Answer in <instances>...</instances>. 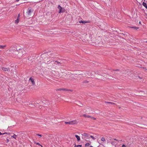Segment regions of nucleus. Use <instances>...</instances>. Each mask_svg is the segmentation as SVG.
Listing matches in <instances>:
<instances>
[{"instance_id":"nucleus-1","label":"nucleus","mask_w":147,"mask_h":147,"mask_svg":"<svg viewBox=\"0 0 147 147\" xmlns=\"http://www.w3.org/2000/svg\"><path fill=\"white\" fill-rule=\"evenodd\" d=\"M44 60V63L47 64H49L53 61L52 58L51 57L45 58Z\"/></svg>"},{"instance_id":"nucleus-2","label":"nucleus","mask_w":147,"mask_h":147,"mask_svg":"<svg viewBox=\"0 0 147 147\" xmlns=\"http://www.w3.org/2000/svg\"><path fill=\"white\" fill-rule=\"evenodd\" d=\"M33 10L30 7H29L27 10L26 13L28 16H30L31 15V13L33 12Z\"/></svg>"},{"instance_id":"nucleus-3","label":"nucleus","mask_w":147,"mask_h":147,"mask_svg":"<svg viewBox=\"0 0 147 147\" xmlns=\"http://www.w3.org/2000/svg\"><path fill=\"white\" fill-rule=\"evenodd\" d=\"M14 45L11 46L9 49V51L11 52V53H13L15 51H16Z\"/></svg>"},{"instance_id":"nucleus-4","label":"nucleus","mask_w":147,"mask_h":147,"mask_svg":"<svg viewBox=\"0 0 147 147\" xmlns=\"http://www.w3.org/2000/svg\"><path fill=\"white\" fill-rule=\"evenodd\" d=\"M15 48L16 49V51H18V52H20V51H22V49L21 47L19 45H14Z\"/></svg>"},{"instance_id":"nucleus-5","label":"nucleus","mask_w":147,"mask_h":147,"mask_svg":"<svg viewBox=\"0 0 147 147\" xmlns=\"http://www.w3.org/2000/svg\"><path fill=\"white\" fill-rule=\"evenodd\" d=\"M2 69L5 71H8L9 72L10 71V70L9 68H6V67H3L2 68Z\"/></svg>"},{"instance_id":"nucleus-6","label":"nucleus","mask_w":147,"mask_h":147,"mask_svg":"<svg viewBox=\"0 0 147 147\" xmlns=\"http://www.w3.org/2000/svg\"><path fill=\"white\" fill-rule=\"evenodd\" d=\"M29 81H31L32 82V84L33 85H35V82L34 81V79L32 78L31 77L30 78Z\"/></svg>"},{"instance_id":"nucleus-7","label":"nucleus","mask_w":147,"mask_h":147,"mask_svg":"<svg viewBox=\"0 0 147 147\" xmlns=\"http://www.w3.org/2000/svg\"><path fill=\"white\" fill-rule=\"evenodd\" d=\"M65 11V9L64 8H61L59 10V13H63Z\"/></svg>"},{"instance_id":"nucleus-8","label":"nucleus","mask_w":147,"mask_h":147,"mask_svg":"<svg viewBox=\"0 0 147 147\" xmlns=\"http://www.w3.org/2000/svg\"><path fill=\"white\" fill-rule=\"evenodd\" d=\"M79 23H82V24H85L86 23H89V21H82L81 20L80 21H79Z\"/></svg>"},{"instance_id":"nucleus-9","label":"nucleus","mask_w":147,"mask_h":147,"mask_svg":"<svg viewBox=\"0 0 147 147\" xmlns=\"http://www.w3.org/2000/svg\"><path fill=\"white\" fill-rule=\"evenodd\" d=\"M71 121V125L73 124H76L78 123V122L76 120H74L73 121Z\"/></svg>"},{"instance_id":"nucleus-10","label":"nucleus","mask_w":147,"mask_h":147,"mask_svg":"<svg viewBox=\"0 0 147 147\" xmlns=\"http://www.w3.org/2000/svg\"><path fill=\"white\" fill-rule=\"evenodd\" d=\"M82 135L83 136H85L86 137H88L90 136L89 134H88L85 133H84L83 134H82Z\"/></svg>"},{"instance_id":"nucleus-11","label":"nucleus","mask_w":147,"mask_h":147,"mask_svg":"<svg viewBox=\"0 0 147 147\" xmlns=\"http://www.w3.org/2000/svg\"><path fill=\"white\" fill-rule=\"evenodd\" d=\"M129 28H132L133 29H134V30H137L139 28L138 27H131L129 26Z\"/></svg>"},{"instance_id":"nucleus-12","label":"nucleus","mask_w":147,"mask_h":147,"mask_svg":"<svg viewBox=\"0 0 147 147\" xmlns=\"http://www.w3.org/2000/svg\"><path fill=\"white\" fill-rule=\"evenodd\" d=\"M65 88H59L57 89L56 90L57 91H65Z\"/></svg>"},{"instance_id":"nucleus-13","label":"nucleus","mask_w":147,"mask_h":147,"mask_svg":"<svg viewBox=\"0 0 147 147\" xmlns=\"http://www.w3.org/2000/svg\"><path fill=\"white\" fill-rule=\"evenodd\" d=\"M83 116L85 117H87V118H90L91 117V116L89 115H86V114H84Z\"/></svg>"},{"instance_id":"nucleus-14","label":"nucleus","mask_w":147,"mask_h":147,"mask_svg":"<svg viewBox=\"0 0 147 147\" xmlns=\"http://www.w3.org/2000/svg\"><path fill=\"white\" fill-rule=\"evenodd\" d=\"M142 5L143 6L146 8L147 9V5L146 3L143 2V3Z\"/></svg>"},{"instance_id":"nucleus-15","label":"nucleus","mask_w":147,"mask_h":147,"mask_svg":"<svg viewBox=\"0 0 147 147\" xmlns=\"http://www.w3.org/2000/svg\"><path fill=\"white\" fill-rule=\"evenodd\" d=\"M75 136L76 137L77 139V140L78 141H79L80 140V137L79 136L77 135H75Z\"/></svg>"},{"instance_id":"nucleus-16","label":"nucleus","mask_w":147,"mask_h":147,"mask_svg":"<svg viewBox=\"0 0 147 147\" xmlns=\"http://www.w3.org/2000/svg\"><path fill=\"white\" fill-rule=\"evenodd\" d=\"M19 22V18H17L16 20L15 21V23L16 24H18Z\"/></svg>"},{"instance_id":"nucleus-17","label":"nucleus","mask_w":147,"mask_h":147,"mask_svg":"<svg viewBox=\"0 0 147 147\" xmlns=\"http://www.w3.org/2000/svg\"><path fill=\"white\" fill-rule=\"evenodd\" d=\"M6 47V45H0V49H4L5 47Z\"/></svg>"},{"instance_id":"nucleus-18","label":"nucleus","mask_w":147,"mask_h":147,"mask_svg":"<svg viewBox=\"0 0 147 147\" xmlns=\"http://www.w3.org/2000/svg\"><path fill=\"white\" fill-rule=\"evenodd\" d=\"M71 121H69V122H65V124H69V125H71Z\"/></svg>"},{"instance_id":"nucleus-19","label":"nucleus","mask_w":147,"mask_h":147,"mask_svg":"<svg viewBox=\"0 0 147 147\" xmlns=\"http://www.w3.org/2000/svg\"><path fill=\"white\" fill-rule=\"evenodd\" d=\"M65 91H71V92L73 91V90H71V89H66V88H65Z\"/></svg>"},{"instance_id":"nucleus-20","label":"nucleus","mask_w":147,"mask_h":147,"mask_svg":"<svg viewBox=\"0 0 147 147\" xmlns=\"http://www.w3.org/2000/svg\"><path fill=\"white\" fill-rule=\"evenodd\" d=\"M17 136L16 135V134H14V135H13V136H11V138H14V139H16V137H17Z\"/></svg>"},{"instance_id":"nucleus-21","label":"nucleus","mask_w":147,"mask_h":147,"mask_svg":"<svg viewBox=\"0 0 147 147\" xmlns=\"http://www.w3.org/2000/svg\"><path fill=\"white\" fill-rule=\"evenodd\" d=\"M56 63L58 65H60L61 64V63L60 62L58 61H55V64H56Z\"/></svg>"},{"instance_id":"nucleus-22","label":"nucleus","mask_w":147,"mask_h":147,"mask_svg":"<svg viewBox=\"0 0 147 147\" xmlns=\"http://www.w3.org/2000/svg\"><path fill=\"white\" fill-rule=\"evenodd\" d=\"M111 144L113 145H115V142L114 141H112L111 142Z\"/></svg>"},{"instance_id":"nucleus-23","label":"nucleus","mask_w":147,"mask_h":147,"mask_svg":"<svg viewBox=\"0 0 147 147\" xmlns=\"http://www.w3.org/2000/svg\"><path fill=\"white\" fill-rule=\"evenodd\" d=\"M95 73L96 74H98L100 75L101 74V73L99 72L98 71H96L95 72Z\"/></svg>"},{"instance_id":"nucleus-24","label":"nucleus","mask_w":147,"mask_h":147,"mask_svg":"<svg viewBox=\"0 0 147 147\" xmlns=\"http://www.w3.org/2000/svg\"><path fill=\"white\" fill-rule=\"evenodd\" d=\"M107 102L108 103L111 104V105H115V103H114L111 102Z\"/></svg>"},{"instance_id":"nucleus-25","label":"nucleus","mask_w":147,"mask_h":147,"mask_svg":"<svg viewBox=\"0 0 147 147\" xmlns=\"http://www.w3.org/2000/svg\"><path fill=\"white\" fill-rule=\"evenodd\" d=\"M90 145V144L89 143H87L85 144V146L86 147Z\"/></svg>"},{"instance_id":"nucleus-26","label":"nucleus","mask_w":147,"mask_h":147,"mask_svg":"<svg viewBox=\"0 0 147 147\" xmlns=\"http://www.w3.org/2000/svg\"><path fill=\"white\" fill-rule=\"evenodd\" d=\"M59 9H61V8H62V7L60 6V5H59L58 6V7H57Z\"/></svg>"},{"instance_id":"nucleus-27","label":"nucleus","mask_w":147,"mask_h":147,"mask_svg":"<svg viewBox=\"0 0 147 147\" xmlns=\"http://www.w3.org/2000/svg\"><path fill=\"white\" fill-rule=\"evenodd\" d=\"M88 82V81L87 80H85L83 82L84 83H87Z\"/></svg>"},{"instance_id":"nucleus-28","label":"nucleus","mask_w":147,"mask_h":147,"mask_svg":"<svg viewBox=\"0 0 147 147\" xmlns=\"http://www.w3.org/2000/svg\"><path fill=\"white\" fill-rule=\"evenodd\" d=\"M78 146H80V147H81L82 146V145H76V144H75V146L74 147H78Z\"/></svg>"},{"instance_id":"nucleus-29","label":"nucleus","mask_w":147,"mask_h":147,"mask_svg":"<svg viewBox=\"0 0 147 147\" xmlns=\"http://www.w3.org/2000/svg\"><path fill=\"white\" fill-rule=\"evenodd\" d=\"M101 140L102 141H105V139L104 137H102L101 138Z\"/></svg>"},{"instance_id":"nucleus-30","label":"nucleus","mask_w":147,"mask_h":147,"mask_svg":"<svg viewBox=\"0 0 147 147\" xmlns=\"http://www.w3.org/2000/svg\"><path fill=\"white\" fill-rule=\"evenodd\" d=\"M114 71H119V72H120L119 71V69H114L113 70Z\"/></svg>"},{"instance_id":"nucleus-31","label":"nucleus","mask_w":147,"mask_h":147,"mask_svg":"<svg viewBox=\"0 0 147 147\" xmlns=\"http://www.w3.org/2000/svg\"><path fill=\"white\" fill-rule=\"evenodd\" d=\"M90 137L92 138V139H93V140H95V138L93 136H90Z\"/></svg>"},{"instance_id":"nucleus-32","label":"nucleus","mask_w":147,"mask_h":147,"mask_svg":"<svg viewBox=\"0 0 147 147\" xmlns=\"http://www.w3.org/2000/svg\"><path fill=\"white\" fill-rule=\"evenodd\" d=\"M90 118H91L94 120H95L96 119L95 118H94V117H91Z\"/></svg>"},{"instance_id":"nucleus-33","label":"nucleus","mask_w":147,"mask_h":147,"mask_svg":"<svg viewBox=\"0 0 147 147\" xmlns=\"http://www.w3.org/2000/svg\"><path fill=\"white\" fill-rule=\"evenodd\" d=\"M36 144L38 146H41V145H40V144L38 142H37V143H36Z\"/></svg>"},{"instance_id":"nucleus-34","label":"nucleus","mask_w":147,"mask_h":147,"mask_svg":"<svg viewBox=\"0 0 147 147\" xmlns=\"http://www.w3.org/2000/svg\"><path fill=\"white\" fill-rule=\"evenodd\" d=\"M142 68L144 69L145 71H146V70H147V69H146L145 67H142Z\"/></svg>"},{"instance_id":"nucleus-35","label":"nucleus","mask_w":147,"mask_h":147,"mask_svg":"<svg viewBox=\"0 0 147 147\" xmlns=\"http://www.w3.org/2000/svg\"><path fill=\"white\" fill-rule=\"evenodd\" d=\"M8 134V135H9L10 134V133H6V132H5V133L3 134Z\"/></svg>"},{"instance_id":"nucleus-36","label":"nucleus","mask_w":147,"mask_h":147,"mask_svg":"<svg viewBox=\"0 0 147 147\" xmlns=\"http://www.w3.org/2000/svg\"><path fill=\"white\" fill-rule=\"evenodd\" d=\"M127 147V146L125 145L124 144H123L121 146V147Z\"/></svg>"},{"instance_id":"nucleus-37","label":"nucleus","mask_w":147,"mask_h":147,"mask_svg":"<svg viewBox=\"0 0 147 147\" xmlns=\"http://www.w3.org/2000/svg\"><path fill=\"white\" fill-rule=\"evenodd\" d=\"M36 135L37 136H39L40 137H42V135L41 134H36Z\"/></svg>"},{"instance_id":"nucleus-38","label":"nucleus","mask_w":147,"mask_h":147,"mask_svg":"<svg viewBox=\"0 0 147 147\" xmlns=\"http://www.w3.org/2000/svg\"><path fill=\"white\" fill-rule=\"evenodd\" d=\"M120 73V72H118V73H117H117H116V72H115L114 73V74H119Z\"/></svg>"},{"instance_id":"nucleus-39","label":"nucleus","mask_w":147,"mask_h":147,"mask_svg":"<svg viewBox=\"0 0 147 147\" xmlns=\"http://www.w3.org/2000/svg\"><path fill=\"white\" fill-rule=\"evenodd\" d=\"M20 13H19V14H18V16L17 18H20Z\"/></svg>"},{"instance_id":"nucleus-40","label":"nucleus","mask_w":147,"mask_h":147,"mask_svg":"<svg viewBox=\"0 0 147 147\" xmlns=\"http://www.w3.org/2000/svg\"><path fill=\"white\" fill-rule=\"evenodd\" d=\"M113 140H116V141H119V140H117V139H116V138H113Z\"/></svg>"},{"instance_id":"nucleus-41","label":"nucleus","mask_w":147,"mask_h":147,"mask_svg":"<svg viewBox=\"0 0 147 147\" xmlns=\"http://www.w3.org/2000/svg\"><path fill=\"white\" fill-rule=\"evenodd\" d=\"M9 140L8 139H7V142H6L7 143H8L9 142Z\"/></svg>"},{"instance_id":"nucleus-42","label":"nucleus","mask_w":147,"mask_h":147,"mask_svg":"<svg viewBox=\"0 0 147 147\" xmlns=\"http://www.w3.org/2000/svg\"><path fill=\"white\" fill-rule=\"evenodd\" d=\"M44 54H43L42 55H41L42 58H43V57H44Z\"/></svg>"},{"instance_id":"nucleus-43","label":"nucleus","mask_w":147,"mask_h":147,"mask_svg":"<svg viewBox=\"0 0 147 147\" xmlns=\"http://www.w3.org/2000/svg\"><path fill=\"white\" fill-rule=\"evenodd\" d=\"M138 78H140V79H142V77H140V76H138Z\"/></svg>"},{"instance_id":"nucleus-44","label":"nucleus","mask_w":147,"mask_h":147,"mask_svg":"<svg viewBox=\"0 0 147 147\" xmlns=\"http://www.w3.org/2000/svg\"><path fill=\"white\" fill-rule=\"evenodd\" d=\"M121 34L122 35H123V36H124L125 35V34H123V33H121Z\"/></svg>"},{"instance_id":"nucleus-45","label":"nucleus","mask_w":147,"mask_h":147,"mask_svg":"<svg viewBox=\"0 0 147 147\" xmlns=\"http://www.w3.org/2000/svg\"><path fill=\"white\" fill-rule=\"evenodd\" d=\"M2 134H3L1 133V132H0V135H1Z\"/></svg>"},{"instance_id":"nucleus-46","label":"nucleus","mask_w":147,"mask_h":147,"mask_svg":"<svg viewBox=\"0 0 147 147\" xmlns=\"http://www.w3.org/2000/svg\"><path fill=\"white\" fill-rule=\"evenodd\" d=\"M87 74H88V73H85V75L86 76L87 75Z\"/></svg>"},{"instance_id":"nucleus-47","label":"nucleus","mask_w":147,"mask_h":147,"mask_svg":"<svg viewBox=\"0 0 147 147\" xmlns=\"http://www.w3.org/2000/svg\"><path fill=\"white\" fill-rule=\"evenodd\" d=\"M19 0H16V1H17V2H18V1Z\"/></svg>"},{"instance_id":"nucleus-48","label":"nucleus","mask_w":147,"mask_h":147,"mask_svg":"<svg viewBox=\"0 0 147 147\" xmlns=\"http://www.w3.org/2000/svg\"><path fill=\"white\" fill-rule=\"evenodd\" d=\"M89 147H93V146H90Z\"/></svg>"},{"instance_id":"nucleus-49","label":"nucleus","mask_w":147,"mask_h":147,"mask_svg":"<svg viewBox=\"0 0 147 147\" xmlns=\"http://www.w3.org/2000/svg\"><path fill=\"white\" fill-rule=\"evenodd\" d=\"M120 141H122V140H120Z\"/></svg>"},{"instance_id":"nucleus-50","label":"nucleus","mask_w":147,"mask_h":147,"mask_svg":"<svg viewBox=\"0 0 147 147\" xmlns=\"http://www.w3.org/2000/svg\"><path fill=\"white\" fill-rule=\"evenodd\" d=\"M146 2H147V1H146Z\"/></svg>"},{"instance_id":"nucleus-51","label":"nucleus","mask_w":147,"mask_h":147,"mask_svg":"<svg viewBox=\"0 0 147 147\" xmlns=\"http://www.w3.org/2000/svg\"><path fill=\"white\" fill-rule=\"evenodd\" d=\"M144 0V1H145V0Z\"/></svg>"}]
</instances>
